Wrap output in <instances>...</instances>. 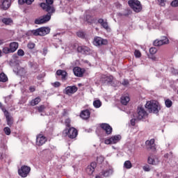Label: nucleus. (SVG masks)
Returning a JSON list of instances; mask_svg holds the SVG:
<instances>
[{"instance_id": "f257e3e1", "label": "nucleus", "mask_w": 178, "mask_h": 178, "mask_svg": "<svg viewBox=\"0 0 178 178\" xmlns=\"http://www.w3.org/2000/svg\"><path fill=\"white\" fill-rule=\"evenodd\" d=\"M145 106L149 112L155 113L156 115H158L161 111V105H159V103L156 101L147 102Z\"/></svg>"}, {"instance_id": "f03ea898", "label": "nucleus", "mask_w": 178, "mask_h": 178, "mask_svg": "<svg viewBox=\"0 0 178 178\" xmlns=\"http://www.w3.org/2000/svg\"><path fill=\"white\" fill-rule=\"evenodd\" d=\"M46 12H47L46 15L35 19V24H45V23H48L51 20V17L55 13V11L49 10Z\"/></svg>"}, {"instance_id": "7ed1b4c3", "label": "nucleus", "mask_w": 178, "mask_h": 178, "mask_svg": "<svg viewBox=\"0 0 178 178\" xmlns=\"http://www.w3.org/2000/svg\"><path fill=\"white\" fill-rule=\"evenodd\" d=\"M128 5L136 13H140L143 10V6L138 0H129Z\"/></svg>"}, {"instance_id": "20e7f679", "label": "nucleus", "mask_w": 178, "mask_h": 178, "mask_svg": "<svg viewBox=\"0 0 178 178\" xmlns=\"http://www.w3.org/2000/svg\"><path fill=\"white\" fill-rule=\"evenodd\" d=\"M49 33H51V29L48 26H42L31 31V33L35 36L40 35L42 37L47 35V34H49Z\"/></svg>"}, {"instance_id": "39448f33", "label": "nucleus", "mask_w": 178, "mask_h": 178, "mask_svg": "<svg viewBox=\"0 0 178 178\" xmlns=\"http://www.w3.org/2000/svg\"><path fill=\"white\" fill-rule=\"evenodd\" d=\"M40 8L45 10V12H56L55 7H54V0H46V3H41Z\"/></svg>"}, {"instance_id": "423d86ee", "label": "nucleus", "mask_w": 178, "mask_h": 178, "mask_svg": "<svg viewBox=\"0 0 178 178\" xmlns=\"http://www.w3.org/2000/svg\"><path fill=\"white\" fill-rule=\"evenodd\" d=\"M63 133H65L66 136H67V137L71 139L76 138L79 134L76 130V128L74 127H70L69 129H65L63 131Z\"/></svg>"}, {"instance_id": "0eeeda50", "label": "nucleus", "mask_w": 178, "mask_h": 178, "mask_svg": "<svg viewBox=\"0 0 178 178\" xmlns=\"http://www.w3.org/2000/svg\"><path fill=\"white\" fill-rule=\"evenodd\" d=\"M31 170V168L30 167L27 165H22L21 167V169L18 170V175L21 177H27Z\"/></svg>"}, {"instance_id": "6e6552de", "label": "nucleus", "mask_w": 178, "mask_h": 178, "mask_svg": "<svg viewBox=\"0 0 178 178\" xmlns=\"http://www.w3.org/2000/svg\"><path fill=\"white\" fill-rule=\"evenodd\" d=\"M99 127L105 134H106V136H111V134H112V131H113V129H112V127H111L108 123L99 124Z\"/></svg>"}, {"instance_id": "1a4fd4ad", "label": "nucleus", "mask_w": 178, "mask_h": 178, "mask_svg": "<svg viewBox=\"0 0 178 178\" xmlns=\"http://www.w3.org/2000/svg\"><path fill=\"white\" fill-rule=\"evenodd\" d=\"M122 140V136L120 135L113 136L110 138H107L104 140V143L107 145L109 144H118L120 140Z\"/></svg>"}, {"instance_id": "9d476101", "label": "nucleus", "mask_w": 178, "mask_h": 178, "mask_svg": "<svg viewBox=\"0 0 178 178\" xmlns=\"http://www.w3.org/2000/svg\"><path fill=\"white\" fill-rule=\"evenodd\" d=\"M112 81H113V76H106L102 75L100 79V83L104 86H111L112 84Z\"/></svg>"}, {"instance_id": "9b49d317", "label": "nucleus", "mask_w": 178, "mask_h": 178, "mask_svg": "<svg viewBox=\"0 0 178 178\" xmlns=\"http://www.w3.org/2000/svg\"><path fill=\"white\" fill-rule=\"evenodd\" d=\"M93 44L96 47H101L102 45H107L108 40L101 37L96 36L94 38Z\"/></svg>"}, {"instance_id": "f8f14e48", "label": "nucleus", "mask_w": 178, "mask_h": 178, "mask_svg": "<svg viewBox=\"0 0 178 178\" xmlns=\"http://www.w3.org/2000/svg\"><path fill=\"white\" fill-rule=\"evenodd\" d=\"M148 116V113H147V111L144 109L143 107H138V114H137V119L138 120H141L143 119H145Z\"/></svg>"}, {"instance_id": "ddd939ff", "label": "nucleus", "mask_w": 178, "mask_h": 178, "mask_svg": "<svg viewBox=\"0 0 178 178\" xmlns=\"http://www.w3.org/2000/svg\"><path fill=\"white\" fill-rule=\"evenodd\" d=\"M2 112H3L4 116L6 117L8 126L10 127L13 124V118L10 116V113H9L6 108H2Z\"/></svg>"}, {"instance_id": "4468645a", "label": "nucleus", "mask_w": 178, "mask_h": 178, "mask_svg": "<svg viewBox=\"0 0 178 178\" xmlns=\"http://www.w3.org/2000/svg\"><path fill=\"white\" fill-rule=\"evenodd\" d=\"M77 90H79V88L76 86H67L64 90V94H66V95H72L77 92Z\"/></svg>"}, {"instance_id": "2eb2a0df", "label": "nucleus", "mask_w": 178, "mask_h": 178, "mask_svg": "<svg viewBox=\"0 0 178 178\" xmlns=\"http://www.w3.org/2000/svg\"><path fill=\"white\" fill-rule=\"evenodd\" d=\"M166 44H169V39L166 37H163V39L160 40H156L153 42L154 47H161V45H166Z\"/></svg>"}, {"instance_id": "dca6fc26", "label": "nucleus", "mask_w": 178, "mask_h": 178, "mask_svg": "<svg viewBox=\"0 0 178 178\" xmlns=\"http://www.w3.org/2000/svg\"><path fill=\"white\" fill-rule=\"evenodd\" d=\"M77 52L82 54L83 55H88L90 52H91V49L86 46H79L77 47Z\"/></svg>"}, {"instance_id": "f3484780", "label": "nucleus", "mask_w": 178, "mask_h": 178, "mask_svg": "<svg viewBox=\"0 0 178 178\" xmlns=\"http://www.w3.org/2000/svg\"><path fill=\"white\" fill-rule=\"evenodd\" d=\"M73 72L74 76H76V77H83L86 70L84 69H81L80 67H75L73 69Z\"/></svg>"}, {"instance_id": "a211bd4d", "label": "nucleus", "mask_w": 178, "mask_h": 178, "mask_svg": "<svg viewBox=\"0 0 178 178\" xmlns=\"http://www.w3.org/2000/svg\"><path fill=\"white\" fill-rule=\"evenodd\" d=\"M45 143H47V138L45 136L40 134L36 137V144L39 147L44 145Z\"/></svg>"}, {"instance_id": "6ab92c4d", "label": "nucleus", "mask_w": 178, "mask_h": 178, "mask_svg": "<svg viewBox=\"0 0 178 178\" xmlns=\"http://www.w3.org/2000/svg\"><path fill=\"white\" fill-rule=\"evenodd\" d=\"M97 168V163L92 162L90 163V165H88L86 168V173L91 176L92 173L95 171V168Z\"/></svg>"}, {"instance_id": "aec40b11", "label": "nucleus", "mask_w": 178, "mask_h": 178, "mask_svg": "<svg viewBox=\"0 0 178 178\" xmlns=\"http://www.w3.org/2000/svg\"><path fill=\"white\" fill-rule=\"evenodd\" d=\"M147 163L149 165H156L159 163V159L156 157L149 156L147 159Z\"/></svg>"}, {"instance_id": "412c9836", "label": "nucleus", "mask_w": 178, "mask_h": 178, "mask_svg": "<svg viewBox=\"0 0 178 178\" xmlns=\"http://www.w3.org/2000/svg\"><path fill=\"white\" fill-rule=\"evenodd\" d=\"M90 115L91 113L90 112V110L86 109L81 111L80 117L81 118V119H83V120H87V119H90Z\"/></svg>"}, {"instance_id": "4be33fe9", "label": "nucleus", "mask_w": 178, "mask_h": 178, "mask_svg": "<svg viewBox=\"0 0 178 178\" xmlns=\"http://www.w3.org/2000/svg\"><path fill=\"white\" fill-rule=\"evenodd\" d=\"M146 147L147 149H152L154 151L155 149V140L151 139L150 140H147L145 142Z\"/></svg>"}, {"instance_id": "5701e85b", "label": "nucleus", "mask_w": 178, "mask_h": 178, "mask_svg": "<svg viewBox=\"0 0 178 178\" xmlns=\"http://www.w3.org/2000/svg\"><path fill=\"white\" fill-rule=\"evenodd\" d=\"M1 3V8L3 10H8L10 7V0H2Z\"/></svg>"}, {"instance_id": "b1692460", "label": "nucleus", "mask_w": 178, "mask_h": 178, "mask_svg": "<svg viewBox=\"0 0 178 178\" xmlns=\"http://www.w3.org/2000/svg\"><path fill=\"white\" fill-rule=\"evenodd\" d=\"M100 175H102V176H104V177H109V176H112V175H113V170L108 169L106 170H102L100 172Z\"/></svg>"}, {"instance_id": "393cba45", "label": "nucleus", "mask_w": 178, "mask_h": 178, "mask_svg": "<svg viewBox=\"0 0 178 178\" xmlns=\"http://www.w3.org/2000/svg\"><path fill=\"white\" fill-rule=\"evenodd\" d=\"M97 23H99V24H101L102 27H103V29H105V30H108V29H109L108 22H106V20L104 21L102 18L99 19Z\"/></svg>"}, {"instance_id": "a878e982", "label": "nucleus", "mask_w": 178, "mask_h": 178, "mask_svg": "<svg viewBox=\"0 0 178 178\" xmlns=\"http://www.w3.org/2000/svg\"><path fill=\"white\" fill-rule=\"evenodd\" d=\"M57 76H61L62 80H66V77H67V72L65 70H58L56 71Z\"/></svg>"}, {"instance_id": "bb28decb", "label": "nucleus", "mask_w": 178, "mask_h": 178, "mask_svg": "<svg viewBox=\"0 0 178 178\" xmlns=\"http://www.w3.org/2000/svg\"><path fill=\"white\" fill-rule=\"evenodd\" d=\"M9 47L11 52L13 54V52H16V51L19 48V43H17V42H13L10 43Z\"/></svg>"}, {"instance_id": "cd10ccee", "label": "nucleus", "mask_w": 178, "mask_h": 178, "mask_svg": "<svg viewBox=\"0 0 178 178\" xmlns=\"http://www.w3.org/2000/svg\"><path fill=\"white\" fill-rule=\"evenodd\" d=\"M117 15L120 17H122V16H125V17H127V16L131 15V10L125 9L123 13H118Z\"/></svg>"}, {"instance_id": "c85d7f7f", "label": "nucleus", "mask_w": 178, "mask_h": 178, "mask_svg": "<svg viewBox=\"0 0 178 178\" xmlns=\"http://www.w3.org/2000/svg\"><path fill=\"white\" fill-rule=\"evenodd\" d=\"M130 102V97L129 96H122L121 97V104L122 105H127Z\"/></svg>"}, {"instance_id": "c756f323", "label": "nucleus", "mask_w": 178, "mask_h": 178, "mask_svg": "<svg viewBox=\"0 0 178 178\" xmlns=\"http://www.w3.org/2000/svg\"><path fill=\"white\" fill-rule=\"evenodd\" d=\"M41 102V98L40 97H35L34 99H32L30 102L31 106H35V105H38Z\"/></svg>"}, {"instance_id": "7c9ffc66", "label": "nucleus", "mask_w": 178, "mask_h": 178, "mask_svg": "<svg viewBox=\"0 0 178 178\" xmlns=\"http://www.w3.org/2000/svg\"><path fill=\"white\" fill-rule=\"evenodd\" d=\"M33 1L34 0H18V3H19V5H23L24 3H26V5H31Z\"/></svg>"}, {"instance_id": "2f4dec72", "label": "nucleus", "mask_w": 178, "mask_h": 178, "mask_svg": "<svg viewBox=\"0 0 178 178\" xmlns=\"http://www.w3.org/2000/svg\"><path fill=\"white\" fill-rule=\"evenodd\" d=\"M2 23L4 24H6L7 26H9V24H11V23H13V20L10 18H3L1 19Z\"/></svg>"}, {"instance_id": "473e14b6", "label": "nucleus", "mask_w": 178, "mask_h": 178, "mask_svg": "<svg viewBox=\"0 0 178 178\" xmlns=\"http://www.w3.org/2000/svg\"><path fill=\"white\" fill-rule=\"evenodd\" d=\"M0 81L2 83H6V81H8V76L3 72L0 74Z\"/></svg>"}, {"instance_id": "72a5a7b5", "label": "nucleus", "mask_w": 178, "mask_h": 178, "mask_svg": "<svg viewBox=\"0 0 178 178\" xmlns=\"http://www.w3.org/2000/svg\"><path fill=\"white\" fill-rule=\"evenodd\" d=\"M124 168H125V169H131L133 168V164H131V161H126L124 163Z\"/></svg>"}, {"instance_id": "f704fd0d", "label": "nucleus", "mask_w": 178, "mask_h": 178, "mask_svg": "<svg viewBox=\"0 0 178 178\" xmlns=\"http://www.w3.org/2000/svg\"><path fill=\"white\" fill-rule=\"evenodd\" d=\"M165 105L166 108H171L172 105H173V102H172V100L167 99L165 101Z\"/></svg>"}, {"instance_id": "c9c22d12", "label": "nucleus", "mask_w": 178, "mask_h": 178, "mask_svg": "<svg viewBox=\"0 0 178 178\" xmlns=\"http://www.w3.org/2000/svg\"><path fill=\"white\" fill-rule=\"evenodd\" d=\"M36 109H38V112H39V113H44V111H45V106L40 105L39 106H37Z\"/></svg>"}, {"instance_id": "e433bc0d", "label": "nucleus", "mask_w": 178, "mask_h": 178, "mask_svg": "<svg viewBox=\"0 0 178 178\" xmlns=\"http://www.w3.org/2000/svg\"><path fill=\"white\" fill-rule=\"evenodd\" d=\"M101 101L100 100H95L93 102V106H95V108H101Z\"/></svg>"}, {"instance_id": "4c0bfd02", "label": "nucleus", "mask_w": 178, "mask_h": 178, "mask_svg": "<svg viewBox=\"0 0 178 178\" xmlns=\"http://www.w3.org/2000/svg\"><path fill=\"white\" fill-rule=\"evenodd\" d=\"M2 51H3V54H13L12 52V50H10V48H9V47H3Z\"/></svg>"}, {"instance_id": "58836bf2", "label": "nucleus", "mask_w": 178, "mask_h": 178, "mask_svg": "<svg viewBox=\"0 0 178 178\" xmlns=\"http://www.w3.org/2000/svg\"><path fill=\"white\" fill-rule=\"evenodd\" d=\"M76 35L79 37V38H85L86 33L83 31H78L76 32Z\"/></svg>"}, {"instance_id": "ea45409f", "label": "nucleus", "mask_w": 178, "mask_h": 178, "mask_svg": "<svg viewBox=\"0 0 178 178\" xmlns=\"http://www.w3.org/2000/svg\"><path fill=\"white\" fill-rule=\"evenodd\" d=\"M156 52H158V49L156 47H151L149 49L150 55H155Z\"/></svg>"}, {"instance_id": "a19ab883", "label": "nucleus", "mask_w": 178, "mask_h": 178, "mask_svg": "<svg viewBox=\"0 0 178 178\" xmlns=\"http://www.w3.org/2000/svg\"><path fill=\"white\" fill-rule=\"evenodd\" d=\"M3 131L5 134H6V136H10V133H11L10 128L6 127L4 128Z\"/></svg>"}, {"instance_id": "79ce46f5", "label": "nucleus", "mask_w": 178, "mask_h": 178, "mask_svg": "<svg viewBox=\"0 0 178 178\" xmlns=\"http://www.w3.org/2000/svg\"><path fill=\"white\" fill-rule=\"evenodd\" d=\"M29 67H31V69H37V63H33V62H29Z\"/></svg>"}, {"instance_id": "37998d69", "label": "nucleus", "mask_w": 178, "mask_h": 178, "mask_svg": "<svg viewBox=\"0 0 178 178\" xmlns=\"http://www.w3.org/2000/svg\"><path fill=\"white\" fill-rule=\"evenodd\" d=\"M27 47H28L29 49H34V48H35V44L30 42L28 43Z\"/></svg>"}, {"instance_id": "c03bdc74", "label": "nucleus", "mask_w": 178, "mask_h": 178, "mask_svg": "<svg viewBox=\"0 0 178 178\" xmlns=\"http://www.w3.org/2000/svg\"><path fill=\"white\" fill-rule=\"evenodd\" d=\"M157 2L160 6H165L166 0H157Z\"/></svg>"}, {"instance_id": "a18cd8bd", "label": "nucleus", "mask_w": 178, "mask_h": 178, "mask_svg": "<svg viewBox=\"0 0 178 178\" xmlns=\"http://www.w3.org/2000/svg\"><path fill=\"white\" fill-rule=\"evenodd\" d=\"M170 5L172 8H177L178 6V0H174L171 2Z\"/></svg>"}, {"instance_id": "49530a36", "label": "nucleus", "mask_w": 178, "mask_h": 178, "mask_svg": "<svg viewBox=\"0 0 178 178\" xmlns=\"http://www.w3.org/2000/svg\"><path fill=\"white\" fill-rule=\"evenodd\" d=\"M12 99V95H8L5 97V103L6 104H9L10 102V100Z\"/></svg>"}, {"instance_id": "de8ad7c7", "label": "nucleus", "mask_w": 178, "mask_h": 178, "mask_svg": "<svg viewBox=\"0 0 178 178\" xmlns=\"http://www.w3.org/2000/svg\"><path fill=\"white\" fill-rule=\"evenodd\" d=\"M143 169L144 172H150L151 171V168H149V165H148L143 166Z\"/></svg>"}, {"instance_id": "09e8293b", "label": "nucleus", "mask_w": 178, "mask_h": 178, "mask_svg": "<svg viewBox=\"0 0 178 178\" xmlns=\"http://www.w3.org/2000/svg\"><path fill=\"white\" fill-rule=\"evenodd\" d=\"M51 86H53V87H55V88H58V87H60V82L56 81V82L51 83Z\"/></svg>"}, {"instance_id": "8fccbe9b", "label": "nucleus", "mask_w": 178, "mask_h": 178, "mask_svg": "<svg viewBox=\"0 0 178 178\" xmlns=\"http://www.w3.org/2000/svg\"><path fill=\"white\" fill-rule=\"evenodd\" d=\"M71 120L69 119V118H67L65 120V126L66 127H70V123H71Z\"/></svg>"}, {"instance_id": "3c124183", "label": "nucleus", "mask_w": 178, "mask_h": 178, "mask_svg": "<svg viewBox=\"0 0 178 178\" xmlns=\"http://www.w3.org/2000/svg\"><path fill=\"white\" fill-rule=\"evenodd\" d=\"M134 55L136 58H141V52H140L138 50H135Z\"/></svg>"}, {"instance_id": "603ef678", "label": "nucleus", "mask_w": 178, "mask_h": 178, "mask_svg": "<svg viewBox=\"0 0 178 178\" xmlns=\"http://www.w3.org/2000/svg\"><path fill=\"white\" fill-rule=\"evenodd\" d=\"M18 56H24V51L23 49H19L17 51Z\"/></svg>"}, {"instance_id": "864d4df0", "label": "nucleus", "mask_w": 178, "mask_h": 178, "mask_svg": "<svg viewBox=\"0 0 178 178\" xmlns=\"http://www.w3.org/2000/svg\"><path fill=\"white\" fill-rule=\"evenodd\" d=\"M173 156V152H170V153H167L165 154H164V158H172V156Z\"/></svg>"}, {"instance_id": "5fc2aeb1", "label": "nucleus", "mask_w": 178, "mask_h": 178, "mask_svg": "<svg viewBox=\"0 0 178 178\" xmlns=\"http://www.w3.org/2000/svg\"><path fill=\"white\" fill-rule=\"evenodd\" d=\"M137 120L136 119V118H132L131 120V126H136V121Z\"/></svg>"}, {"instance_id": "6e6d98bb", "label": "nucleus", "mask_w": 178, "mask_h": 178, "mask_svg": "<svg viewBox=\"0 0 178 178\" xmlns=\"http://www.w3.org/2000/svg\"><path fill=\"white\" fill-rule=\"evenodd\" d=\"M29 90H30L31 92H34V91H35V87H34V86H31V87L29 88Z\"/></svg>"}, {"instance_id": "4d7b16f0", "label": "nucleus", "mask_w": 178, "mask_h": 178, "mask_svg": "<svg viewBox=\"0 0 178 178\" xmlns=\"http://www.w3.org/2000/svg\"><path fill=\"white\" fill-rule=\"evenodd\" d=\"M129 85V81L128 80H124L122 82V86H128Z\"/></svg>"}, {"instance_id": "13d9d810", "label": "nucleus", "mask_w": 178, "mask_h": 178, "mask_svg": "<svg viewBox=\"0 0 178 178\" xmlns=\"http://www.w3.org/2000/svg\"><path fill=\"white\" fill-rule=\"evenodd\" d=\"M149 58H150V59H152V60H156V57H155L154 55H152Z\"/></svg>"}, {"instance_id": "bf43d9fd", "label": "nucleus", "mask_w": 178, "mask_h": 178, "mask_svg": "<svg viewBox=\"0 0 178 178\" xmlns=\"http://www.w3.org/2000/svg\"><path fill=\"white\" fill-rule=\"evenodd\" d=\"M83 62H84V63H87L89 66H91V63H90V62H88V60H85Z\"/></svg>"}, {"instance_id": "052dcab7", "label": "nucleus", "mask_w": 178, "mask_h": 178, "mask_svg": "<svg viewBox=\"0 0 178 178\" xmlns=\"http://www.w3.org/2000/svg\"><path fill=\"white\" fill-rule=\"evenodd\" d=\"M95 178H102V175H101V172H100V175H96Z\"/></svg>"}, {"instance_id": "680f3d73", "label": "nucleus", "mask_w": 178, "mask_h": 178, "mask_svg": "<svg viewBox=\"0 0 178 178\" xmlns=\"http://www.w3.org/2000/svg\"><path fill=\"white\" fill-rule=\"evenodd\" d=\"M58 36L60 35V33H58L54 34V38H56V37H58Z\"/></svg>"}, {"instance_id": "e2e57ef3", "label": "nucleus", "mask_w": 178, "mask_h": 178, "mask_svg": "<svg viewBox=\"0 0 178 178\" xmlns=\"http://www.w3.org/2000/svg\"><path fill=\"white\" fill-rule=\"evenodd\" d=\"M0 108L2 111V109H5V108L2 106V103L0 102Z\"/></svg>"}, {"instance_id": "0e129e2a", "label": "nucleus", "mask_w": 178, "mask_h": 178, "mask_svg": "<svg viewBox=\"0 0 178 178\" xmlns=\"http://www.w3.org/2000/svg\"><path fill=\"white\" fill-rule=\"evenodd\" d=\"M162 177L163 178H169V177H168V175H163Z\"/></svg>"}, {"instance_id": "69168bd1", "label": "nucleus", "mask_w": 178, "mask_h": 178, "mask_svg": "<svg viewBox=\"0 0 178 178\" xmlns=\"http://www.w3.org/2000/svg\"><path fill=\"white\" fill-rule=\"evenodd\" d=\"M162 174H159V173H157L156 174V176L158 177H159V176H161Z\"/></svg>"}, {"instance_id": "338daca9", "label": "nucleus", "mask_w": 178, "mask_h": 178, "mask_svg": "<svg viewBox=\"0 0 178 178\" xmlns=\"http://www.w3.org/2000/svg\"><path fill=\"white\" fill-rule=\"evenodd\" d=\"M2 56V50H0V58Z\"/></svg>"}, {"instance_id": "774afa93", "label": "nucleus", "mask_w": 178, "mask_h": 178, "mask_svg": "<svg viewBox=\"0 0 178 178\" xmlns=\"http://www.w3.org/2000/svg\"><path fill=\"white\" fill-rule=\"evenodd\" d=\"M118 6H119V8H120V6H122V5H120V4H118Z\"/></svg>"}]
</instances>
